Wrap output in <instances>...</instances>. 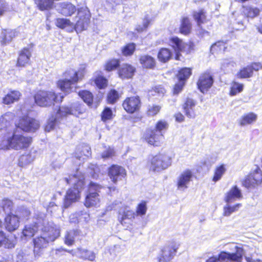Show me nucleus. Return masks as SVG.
I'll return each instance as SVG.
<instances>
[{
  "label": "nucleus",
  "mask_w": 262,
  "mask_h": 262,
  "mask_svg": "<svg viewBox=\"0 0 262 262\" xmlns=\"http://www.w3.org/2000/svg\"><path fill=\"white\" fill-rule=\"evenodd\" d=\"M140 105V100L138 96L127 98L122 104L124 109L127 112L131 114L139 110Z\"/></svg>",
  "instance_id": "16"
},
{
  "label": "nucleus",
  "mask_w": 262,
  "mask_h": 262,
  "mask_svg": "<svg viewBox=\"0 0 262 262\" xmlns=\"http://www.w3.org/2000/svg\"><path fill=\"white\" fill-rule=\"evenodd\" d=\"M113 118V112L112 110L109 107H105L101 114V120L105 122L107 120H111Z\"/></svg>",
  "instance_id": "53"
},
{
  "label": "nucleus",
  "mask_w": 262,
  "mask_h": 262,
  "mask_svg": "<svg viewBox=\"0 0 262 262\" xmlns=\"http://www.w3.org/2000/svg\"><path fill=\"white\" fill-rule=\"evenodd\" d=\"M2 205L3 210L5 213H7L8 214L11 213V211L13 207V203L11 200L7 199H3L2 202Z\"/></svg>",
  "instance_id": "47"
},
{
  "label": "nucleus",
  "mask_w": 262,
  "mask_h": 262,
  "mask_svg": "<svg viewBox=\"0 0 262 262\" xmlns=\"http://www.w3.org/2000/svg\"><path fill=\"white\" fill-rule=\"evenodd\" d=\"M180 29V32L185 35H187L190 32L191 25L188 17H183Z\"/></svg>",
  "instance_id": "36"
},
{
  "label": "nucleus",
  "mask_w": 262,
  "mask_h": 262,
  "mask_svg": "<svg viewBox=\"0 0 262 262\" xmlns=\"http://www.w3.org/2000/svg\"><path fill=\"white\" fill-rule=\"evenodd\" d=\"M136 48L134 43L126 45L122 49V53L125 56L131 55L133 54Z\"/></svg>",
  "instance_id": "50"
},
{
  "label": "nucleus",
  "mask_w": 262,
  "mask_h": 262,
  "mask_svg": "<svg viewBox=\"0 0 262 262\" xmlns=\"http://www.w3.org/2000/svg\"><path fill=\"white\" fill-rule=\"evenodd\" d=\"M241 190L236 186L233 187L227 193L225 201L227 203H231L234 201L242 198Z\"/></svg>",
  "instance_id": "26"
},
{
  "label": "nucleus",
  "mask_w": 262,
  "mask_h": 262,
  "mask_svg": "<svg viewBox=\"0 0 262 262\" xmlns=\"http://www.w3.org/2000/svg\"><path fill=\"white\" fill-rule=\"evenodd\" d=\"M83 175L78 176V172L76 175L70 176L69 178H64L68 184H72L74 187L71 188L67 191L63 202V207L67 208L70 205L80 199V193L83 189L84 182Z\"/></svg>",
  "instance_id": "1"
},
{
  "label": "nucleus",
  "mask_w": 262,
  "mask_h": 262,
  "mask_svg": "<svg viewBox=\"0 0 262 262\" xmlns=\"http://www.w3.org/2000/svg\"><path fill=\"white\" fill-rule=\"evenodd\" d=\"M242 255L243 250L238 248L236 253H230L222 252L218 256L210 257L206 262H224L229 260L233 262H241ZM257 262H259V261Z\"/></svg>",
  "instance_id": "12"
},
{
  "label": "nucleus",
  "mask_w": 262,
  "mask_h": 262,
  "mask_svg": "<svg viewBox=\"0 0 262 262\" xmlns=\"http://www.w3.org/2000/svg\"><path fill=\"white\" fill-rule=\"evenodd\" d=\"M147 210L146 202L142 201L137 206L135 212L127 208L121 209L118 213V221L122 225L128 227L133 219L138 216L143 217L146 214Z\"/></svg>",
  "instance_id": "3"
},
{
  "label": "nucleus",
  "mask_w": 262,
  "mask_h": 262,
  "mask_svg": "<svg viewBox=\"0 0 262 262\" xmlns=\"http://www.w3.org/2000/svg\"><path fill=\"white\" fill-rule=\"evenodd\" d=\"M168 124L167 122L164 120L159 121L156 124V129L157 133L162 134L161 132L166 130L168 128Z\"/></svg>",
  "instance_id": "52"
},
{
  "label": "nucleus",
  "mask_w": 262,
  "mask_h": 262,
  "mask_svg": "<svg viewBox=\"0 0 262 262\" xmlns=\"http://www.w3.org/2000/svg\"><path fill=\"white\" fill-rule=\"evenodd\" d=\"M154 92L157 93L159 95H163L166 91L165 89L161 85L156 86L154 88Z\"/></svg>",
  "instance_id": "63"
},
{
  "label": "nucleus",
  "mask_w": 262,
  "mask_h": 262,
  "mask_svg": "<svg viewBox=\"0 0 262 262\" xmlns=\"http://www.w3.org/2000/svg\"><path fill=\"white\" fill-rule=\"evenodd\" d=\"M257 115L253 113H249L243 115L238 120L241 126L251 124L256 121Z\"/></svg>",
  "instance_id": "31"
},
{
  "label": "nucleus",
  "mask_w": 262,
  "mask_h": 262,
  "mask_svg": "<svg viewBox=\"0 0 262 262\" xmlns=\"http://www.w3.org/2000/svg\"><path fill=\"white\" fill-rule=\"evenodd\" d=\"M242 12L247 17L253 18L259 14L260 10L256 7L247 6L243 7Z\"/></svg>",
  "instance_id": "33"
},
{
  "label": "nucleus",
  "mask_w": 262,
  "mask_h": 262,
  "mask_svg": "<svg viewBox=\"0 0 262 262\" xmlns=\"http://www.w3.org/2000/svg\"><path fill=\"white\" fill-rule=\"evenodd\" d=\"M31 56V52L28 48H24L19 54L16 66L17 67H25L28 64Z\"/></svg>",
  "instance_id": "25"
},
{
  "label": "nucleus",
  "mask_w": 262,
  "mask_h": 262,
  "mask_svg": "<svg viewBox=\"0 0 262 262\" xmlns=\"http://www.w3.org/2000/svg\"><path fill=\"white\" fill-rule=\"evenodd\" d=\"M20 97V93L18 91H12L8 94L3 98V103L6 104H9L18 100Z\"/></svg>",
  "instance_id": "37"
},
{
  "label": "nucleus",
  "mask_w": 262,
  "mask_h": 262,
  "mask_svg": "<svg viewBox=\"0 0 262 262\" xmlns=\"http://www.w3.org/2000/svg\"><path fill=\"white\" fill-rule=\"evenodd\" d=\"M179 247V244L175 242L165 245L158 257L159 262H169L174 257Z\"/></svg>",
  "instance_id": "11"
},
{
  "label": "nucleus",
  "mask_w": 262,
  "mask_h": 262,
  "mask_svg": "<svg viewBox=\"0 0 262 262\" xmlns=\"http://www.w3.org/2000/svg\"><path fill=\"white\" fill-rule=\"evenodd\" d=\"M161 106L157 105H149L148 107L147 114L148 116H154L156 115L160 111Z\"/></svg>",
  "instance_id": "55"
},
{
  "label": "nucleus",
  "mask_w": 262,
  "mask_h": 262,
  "mask_svg": "<svg viewBox=\"0 0 262 262\" xmlns=\"http://www.w3.org/2000/svg\"><path fill=\"white\" fill-rule=\"evenodd\" d=\"M88 214L86 212L80 211L72 214L70 215L69 220L71 223L76 224L81 221L82 218L86 219Z\"/></svg>",
  "instance_id": "39"
},
{
  "label": "nucleus",
  "mask_w": 262,
  "mask_h": 262,
  "mask_svg": "<svg viewBox=\"0 0 262 262\" xmlns=\"http://www.w3.org/2000/svg\"><path fill=\"white\" fill-rule=\"evenodd\" d=\"M225 171L226 168L224 165L217 167L215 169L213 181L214 182H217L220 180Z\"/></svg>",
  "instance_id": "46"
},
{
  "label": "nucleus",
  "mask_w": 262,
  "mask_h": 262,
  "mask_svg": "<svg viewBox=\"0 0 262 262\" xmlns=\"http://www.w3.org/2000/svg\"><path fill=\"white\" fill-rule=\"evenodd\" d=\"M227 48L226 44L223 41H217L213 44L211 47V52L214 51H225Z\"/></svg>",
  "instance_id": "49"
},
{
  "label": "nucleus",
  "mask_w": 262,
  "mask_h": 262,
  "mask_svg": "<svg viewBox=\"0 0 262 262\" xmlns=\"http://www.w3.org/2000/svg\"><path fill=\"white\" fill-rule=\"evenodd\" d=\"M32 142V138L14 133L6 141V148L20 150L27 148Z\"/></svg>",
  "instance_id": "7"
},
{
  "label": "nucleus",
  "mask_w": 262,
  "mask_h": 262,
  "mask_svg": "<svg viewBox=\"0 0 262 262\" xmlns=\"http://www.w3.org/2000/svg\"><path fill=\"white\" fill-rule=\"evenodd\" d=\"M135 68L130 65L123 64L119 71V77L121 78H130L134 73Z\"/></svg>",
  "instance_id": "29"
},
{
  "label": "nucleus",
  "mask_w": 262,
  "mask_h": 262,
  "mask_svg": "<svg viewBox=\"0 0 262 262\" xmlns=\"http://www.w3.org/2000/svg\"><path fill=\"white\" fill-rule=\"evenodd\" d=\"M119 99L118 93L114 90H111L107 95V101L109 103L113 104Z\"/></svg>",
  "instance_id": "54"
},
{
  "label": "nucleus",
  "mask_w": 262,
  "mask_h": 262,
  "mask_svg": "<svg viewBox=\"0 0 262 262\" xmlns=\"http://www.w3.org/2000/svg\"><path fill=\"white\" fill-rule=\"evenodd\" d=\"M78 94L88 105L90 106L92 104L93 95L91 92L88 91H82L79 92Z\"/></svg>",
  "instance_id": "43"
},
{
  "label": "nucleus",
  "mask_w": 262,
  "mask_h": 262,
  "mask_svg": "<svg viewBox=\"0 0 262 262\" xmlns=\"http://www.w3.org/2000/svg\"><path fill=\"white\" fill-rule=\"evenodd\" d=\"M170 43L174 50L177 56H178L180 52L187 51L189 49V46L184 42L181 39L177 37H173L170 39Z\"/></svg>",
  "instance_id": "22"
},
{
  "label": "nucleus",
  "mask_w": 262,
  "mask_h": 262,
  "mask_svg": "<svg viewBox=\"0 0 262 262\" xmlns=\"http://www.w3.org/2000/svg\"><path fill=\"white\" fill-rule=\"evenodd\" d=\"M19 221L17 215L8 214L5 217V227L6 229H17L19 227Z\"/></svg>",
  "instance_id": "24"
},
{
  "label": "nucleus",
  "mask_w": 262,
  "mask_h": 262,
  "mask_svg": "<svg viewBox=\"0 0 262 262\" xmlns=\"http://www.w3.org/2000/svg\"><path fill=\"white\" fill-rule=\"evenodd\" d=\"M80 239L79 230H69L65 236V244L68 246L72 245L75 240Z\"/></svg>",
  "instance_id": "32"
},
{
  "label": "nucleus",
  "mask_w": 262,
  "mask_h": 262,
  "mask_svg": "<svg viewBox=\"0 0 262 262\" xmlns=\"http://www.w3.org/2000/svg\"><path fill=\"white\" fill-rule=\"evenodd\" d=\"M8 10L9 8L7 3L4 0H0V16Z\"/></svg>",
  "instance_id": "60"
},
{
  "label": "nucleus",
  "mask_w": 262,
  "mask_h": 262,
  "mask_svg": "<svg viewBox=\"0 0 262 262\" xmlns=\"http://www.w3.org/2000/svg\"><path fill=\"white\" fill-rule=\"evenodd\" d=\"M119 66V61L117 59H111L108 60L105 64V69L108 71H111L116 69Z\"/></svg>",
  "instance_id": "45"
},
{
  "label": "nucleus",
  "mask_w": 262,
  "mask_h": 262,
  "mask_svg": "<svg viewBox=\"0 0 262 262\" xmlns=\"http://www.w3.org/2000/svg\"><path fill=\"white\" fill-rule=\"evenodd\" d=\"M37 156V151L35 150H31L28 154L23 155L19 158L18 164L21 167H24L33 162Z\"/></svg>",
  "instance_id": "27"
},
{
  "label": "nucleus",
  "mask_w": 262,
  "mask_h": 262,
  "mask_svg": "<svg viewBox=\"0 0 262 262\" xmlns=\"http://www.w3.org/2000/svg\"><path fill=\"white\" fill-rule=\"evenodd\" d=\"M213 82L211 75L209 73H204L200 77L197 84L201 92L205 93L211 88Z\"/></svg>",
  "instance_id": "20"
},
{
  "label": "nucleus",
  "mask_w": 262,
  "mask_h": 262,
  "mask_svg": "<svg viewBox=\"0 0 262 262\" xmlns=\"http://www.w3.org/2000/svg\"><path fill=\"white\" fill-rule=\"evenodd\" d=\"M115 155V152L114 149L111 148H108L106 150L104 151L101 154V157L104 159H108L112 158Z\"/></svg>",
  "instance_id": "59"
},
{
  "label": "nucleus",
  "mask_w": 262,
  "mask_h": 262,
  "mask_svg": "<svg viewBox=\"0 0 262 262\" xmlns=\"http://www.w3.org/2000/svg\"><path fill=\"white\" fill-rule=\"evenodd\" d=\"M95 84L99 89H103L107 85V80L102 76L97 77L95 81Z\"/></svg>",
  "instance_id": "58"
},
{
  "label": "nucleus",
  "mask_w": 262,
  "mask_h": 262,
  "mask_svg": "<svg viewBox=\"0 0 262 262\" xmlns=\"http://www.w3.org/2000/svg\"><path fill=\"white\" fill-rule=\"evenodd\" d=\"M150 18L148 15H146L143 20L142 26L139 25L136 30L138 32H142L145 30L148 26L150 23Z\"/></svg>",
  "instance_id": "57"
},
{
  "label": "nucleus",
  "mask_w": 262,
  "mask_h": 262,
  "mask_svg": "<svg viewBox=\"0 0 262 262\" xmlns=\"http://www.w3.org/2000/svg\"><path fill=\"white\" fill-rule=\"evenodd\" d=\"M193 174L190 170L186 169L183 171L178 178L177 187L180 190H184L192 180Z\"/></svg>",
  "instance_id": "18"
},
{
  "label": "nucleus",
  "mask_w": 262,
  "mask_h": 262,
  "mask_svg": "<svg viewBox=\"0 0 262 262\" xmlns=\"http://www.w3.org/2000/svg\"><path fill=\"white\" fill-rule=\"evenodd\" d=\"M191 74V70L190 68H183L181 69L177 75L180 81H184L188 79Z\"/></svg>",
  "instance_id": "42"
},
{
  "label": "nucleus",
  "mask_w": 262,
  "mask_h": 262,
  "mask_svg": "<svg viewBox=\"0 0 262 262\" xmlns=\"http://www.w3.org/2000/svg\"><path fill=\"white\" fill-rule=\"evenodd\" d=\"M59 236V230H42L40 236L34 239V253L39 255L49 242L54 241Z\"/></svg>",
  "instance_id": "5"
},
{
  "label": "nucleus",
  "mask_w": 262,
  "mask_h": 262,
  "mask_svg": "<svg viewBox=\"0 0 262 262\" xmlns=\"http://www.w3.org/2000/svg\"><path fill=\"white\" fill-rule=\"evenodd\" d=\"M104 188L101 185L94 182H91L89 184V193L85 197L84 205L86 207L97 206L100 202L99 193Z\"/></svg>",
  "instance_id": "8"
},
{
  "label": "nucleus",
  "mask_w": 262,
  "mask_h": 262,
  "mask_svg": "<svg viewBox=\"0 0 262 262\" xmlns=\"http://www.w3.org/2000/svg\"><path fill=\"white\" fill-rule=\"evenodd\" d=\"M241 206L242 204L239 203L233 206L230 205V203H227L224 207L223 215L225 216H230L232 213L237 211Z\"/></svg>",
  "instance_id": "40"
},
{
  "label": "nucleus",
  "mask_w": 262,
  "mask_h": 262,
  "mask_svg": "<svg viewBox=\"0 0 262 262\" xmlns=\"http://www.w3.org/2000/svg\"><path fill=\"white\" fill-rule=\"evenodd\" d=\"M253 75L252 69L248 65L241 69L236 74V76L238 78H247L251 77Z\"/></svg>",
  "instance_id": "38"
},
{
  "label": "nucleus",
  "mask_w": 262,
  "mask_h": 262,
  "mask_svg": "<svg viewBox=\"0 0 262 262\" xmlns=\"http://www.w3.org/2000/svg\"><path fill=\"white\" fill-rule=\"evenodd\" d=\"M83 75V71L77 72L74 69H70L64 73V79L59 80L57 85L65 93L73 92V89H75L74 85Z\"/></svg>",
  "instance_id": "4"
},
{
  "label": "nucleus",
  "mask_w": 262,
  "mask_h": 262,
  "mask_svg": "<svg viewBox=\"0 0 262 262\" xmlns=\"http://www.w3.org/2000/svg\"><path fill=\"white\" fill-rule=\"evenodd\" d=\"M56 26L60 28H64L71 26V21L66 18H57L56 21Z\"/></svg>",
  "instance_id": "56"
},
{
  "label": "nucleus",
  "mask_w": 262,
  "mask_h": 262,
  "mask_svg": "<svg viewBox=\"0 0 262 262\" xmlns=\"http://www.w3.org/2000/svg\"><path fill=\"white\" fill-rule=\"evenodd\" d=\"M15 124L16 127L25 132H34L39 127L38 121L28 116L22 117Z\"/></svg>",
  "instance_id": "14"
},
{
  "label": "nucleus",
  "mask_w": 262,
  "mask_h": 262,
  "mask_svg": "<svg viewBox=\"0 0 262 262\" xmlns=\"http://www.w3.org/2000/svg\"><path fill=\"white\" fill-rule=\"evenodd\" d=\"M193 17L197 22L198 25L200 26L206 19L205 12L203 10L195 11L193 12Z\"/></svg>",
  "instance_id": "44"
},
{
  "label": "nucleus",
  "mask_w": 262,
  "mask_h": 262,
  "mask_svg": "<svg viewBox=\"0 0 262 262\" xmlns=\"http://www.w3.org/2000/svg\"><path fill=\"white\" fill-rule=\"evenodd\" d=\"M71 253L73 256H75L83 259H87L90 261H93L95 259V254L91 251H89L86 249L78 248L75 250H64Z\"/></svg>",
  "instance_id": "21"
},
{
  "label": "nucleus",
  "mask_w": 262,
  "mask_h": 262,
  "mask_svg": "<svg viewBox=\"0 0 262 262\" xmlns=\"http://www.w3.org/2000/svg\"><path fill=\"white\" fill-rule=\"evenodd\" d=\"M185 82L182 81H180L179 83L176 84L174 89H173V93L175 94H177L179 93L181 90L183 86L184 85Z\"/></svg>",
  "instance_id": "61"
},
{
  "label": "nucleus",
  "mask_w": 262,
  "mask_h": 262,
  "mask_svg": "<svg viewBox=\"0 0 262 262\" xmlns=\"http://www.w3.org/2000/svg\"><path fill=\"white\" fill-rule=\"evenodd\" d=\"M4 236L2 246H4L7 248H12L14 247L16 244V241L12 238H9Z\"/></svg>",
  "instance_id": "51"
},
{
  "label": "nucleus",
  "mask_w": 262,
  "mask_h": 262,
  "mask_svg": "<svg viewBox=\"0 0 262 262\" xmlns=\"http://www.w3.org/2000/svg\"><path fill=\"white\" fill-rule=\"evenodd\" d=\"M90 13L88 8L81 7L78 9L76 23L75 25V29L77 32H81L87 28L90 22Z\"/></svg>",
  "instance_id": "13"
},
{
  "label": "nucleus",
  "mask_w": 262,
  "mask_h": 262,
  "mask_svg": "<svg viewBox=\"0 0 262 262\" xmlns=\"http://www.w3.org/2000/svg\"><path fill=\"white\" fill-rule=\"evenodd\" d=\"M84 111L85 109L82 105L78 102L73 103L70 107L67 106L60 107L56 112V115L55 116H52L49 119L45 126V130L49 132L52 130L62 117L68 115L78 116L79 115L83 114Z\"/></svg>",
  "instance_id": "2"
},
{
  "label": "nucleus",
  "mask_w": 262,
  "mask_h": 262,
  "mask_svg": "<svg viewBox=\"0 0 262 262\" xmlns=\"http://www.w3.org/2000/svg\"><path fill=\"white\" fill-rule=\"evenodd\" d=\"M63 95H56L53 91H39L34 96L35 103L40 106L46 107L54 104L55 102L62 101Z\"/></svg>",
  "instance_id": "6"
},
{
  "label": "nucleus",
  "mask_w": 262,
  "mask_h": 262,
  "mask_svg": "<svg viewBox=\"0 0 262 262\" xmlns=\"http://www.w3.org/2000/svg\"><path fill=\"white\" fill-rule=\"evenodd\" d=\"M91 155L90 147L88 145H83L77 148L75 156V162L80 165L82 162Z\"/></svg>",
  "instance_id": "17"
},
{
  "label": "nucleus",
  "mask_w": 262,
  "mask_h": 262,
  "mask_svg": "<svg viewBox=\"0 0 262 262\" xmlns=\"http://www.w3.org/2000/svg\"><path fill=\"white\" fill-rule=\"evenodd\" d=\"M250 68L252 69V71L253 73V71H258V70L262 69V65L259 62H254L249 65Z\"/></svg>",
  "instance_id": "62"
},
{
  "label": "nucleus",
  "mask_w": 262,
  "mask_h": 262,
  "mask_svg": "<svg viewBox=\"0 0 262 262\" xmlns=\"http://www.w3.org/2000/svg\"><path fill=\"white\" fill-rule=\"evenodd\" d=\"M171 164V158L166 154H160L153 157L151 160L150 170L160 171L166 169Z\"/></svg>",
  "instance_id": "9"
},
{
  "label": "nucleus",
  "mask_w": 262,
  "mask_h": 262,
  "mask_svg": "<svg viewBox=\"0 0 262 262\" xmlns=\"http://www.w3.org/2000/svg\"><path fill=\"white\" fill-rule=\"evenodd\" d=\"M76 10V7L71 3L62 4L61 13L64 15H71Z\"/></svg>",
  "instance_id": "41"
},
{
  "label": "nucleus",
  "mask_w": 262,
  "mask_h": 262,
  "mask_svg": "<svg viewBox=\"0 0 262 262\" xmlns=\"http://www.w3.org/2000/svg\"><path fill=\"white\" fill-rule=\"evenodd\" d=\"M172 53L169 49L162 48L158 52V58L161 62H166L170 59Z\"/></svg>",
  "instance_id": "34"
},
{
  "label": "nucleus",
  "mask_w": 262,
  "mask_h": 262,
  "mask_svg": "<svg viewBox=\"0 0 262 262\" xmlns=\"http://www.w3.org/2000/svg\"><path fill=\"white\" fill-rule=\"evenodd\" d=\"M16 36V32L11 29L3 30L0 36V41L3 45L9 43Z\"/></svg>",
  "instance_id": "28"
},
{
  "label": "nucleus",
  "mask_w": 262,
  "mask_h": 262,
  "mask_svg": "<svg viewBox=\"0 0 262 262\" xmlns=\"http://www.w3.org/2000/svg\"><path fill=\"white\" fill-rule=\"evenodd\" d=\"M126 175L125 169L120 166L113 165L108 169V176L114 183L124 178Z\"/></svg>",
  "instance_id": "15"
},
{
  "label": "nucleus",
  "mask_w": 262,
  "mask_h": 262,
  "mask_svg": "<svg viewBox=\"0 0 262 262\" xmlns=\"http://www.w3.org/2000/svg\"><path fill=\"white\" fill-rule=\"evenodd\" d=\"M54 0H35V3L39 10L43 11L51 9Z\"/></svg>",
  "instance_id": "35"
},
{
  "label": "nucleus",
  "mask_w": 262,
  "mask_h": 262,
  "mask_svg": "<svg viewBox=\"0 0 262 262\" xmlns=\"http://www.w3.org/2000/svg\"><path fill=\"white\" fill-rule=\"evenodd\" d=\"M144 138L149 144L157 146L160 145L163 135L157 133L155 129H147L144 134Z\"/></svg>",
  "instance_id": "19"
},
{
  "label": "nucleus",
  "mask_w": 262,
  "mask_h": 262,
  "mask_svg": "<svg viewBox=\"0 0 262 262\" xmlns=\"http://www.w3.org/2000/svg\"><path fill=\"white\" fill-rule=\"evenodd\" d=\"M262 183V170L258 166L252 169L242 184L246 188H254Z\"/></svg>",
  "instance_id": "10"
},
{
  "label": "nucleus",
  "mask_w": 262,
  "mask_h": 262,
  "mask_svg": "<svg viewBox=\"0 0 262 262\" xmlns=\"http://www.w3.org/2000/svg\"><path fill=\"white\" fill-rule=\"evenodd\" d=\"M195 106V101L190 98H188L183 105L184 112L185 115L189 118H194L196 116V112L194 109Z\"/></svg>",
  "instance_id": "23"
},
{
  "label": "nucleus",
  "mask_w": 262,
  "mask_h": 262,
  "mask_svg": "<svg viewBox=\"0 0 262 262\" xmlns=\"http://www.w3.org/2000/svg\"><path fill=\"white\" fill-rule=\"evenodd\" d=\"M35 230H22V235L25 237L26 239L30 238L34 234V231Z\"/></svg>",
  "instance_id": "64"
},
{
  "label": "nucleus",
  "mask_w": 262,
  "mask_h": 262,
  "mask_svg": "<svg viewBox=\"0 0 262 262\" xmlns=\"http://www.w3.org/2000/svg\"><path fill=\"white\" fill-rule=\"evenodd\" d=\"M243 89V85L236 82H234L231 88L230 94L231 96H234L237 93L241 92Z\"/></svg>",
  "instance_id": "48"
},
{
  "label": "nucleus",
  "mask_w": 262,
  "mask_h": 262,
  "mask_svg": "<svg viewBox=\"0 0 262 262\" xmlns=\"http://www.w3.org/2000/svg\"><path fill=\"white\" fill-rule=\"evenodd\" d=\"M140 63L142 67L147 69H153L156 66V60L151 56L142 55L139 59Z\"/></svg>",
  "instance_id": "30"
}]
</instances>
